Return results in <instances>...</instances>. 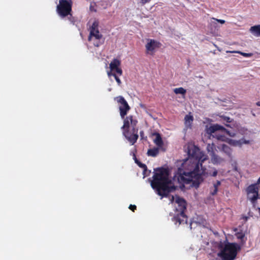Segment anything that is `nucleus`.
<instances>
[{
    "label": "nucleus",
    "mask_w": 260,
    "mask_h": 260,
    "mask_svg": "<svg viewBox=\"0 0 260 260\" xmlns=\"http://www.w3.org/2000/svg\"><path fill=\"white\" fill-rule=\"evenodd\" d=\"M222 131L225 132L228 135H229L231 137H235L236 136V133L235 132H231L229 130H227L225 128V129H222Z\"/></svg>",
    "instance_id": "24"
},
{
    "label": "nucleus",
    "mask_w": 260,
    "mask_h": 260,
    "mask_svg": "<svg viewBox=\"0 0 260 260\" xmlns=\"http://www.w3.org/2000/svg\"><path fill=\"white\" fill-rule=\"evenodd\" d=\"M220 251L218 253L222 260H234L237 254V251L240 249V246L236 243H228L223 247L220 246Z\"/></svg>",
    "instance_id": "4"
},
{
    "label": "nucleus",
    "mask_w": 260,
    "mask_h": 260,
    "mask_svg": "<svg viewBox=\"0 0 260 260\" xmlns=\"http://www.w3.org/2000/svg\"><path fill=\"white\" fill-rule=\"evenodd\" d=\"M222 129H225V128L223 127L222 126H221L217 124L211 125H206L205 129L206 132V134L205 135V136L207 135V137L209 139H211V137H215L217 140H221L222 141H225V140L224 136L216 134L217 131H222Z\"/></svg>",
    "instance_id": "7"
},
{
    "label": "nucleus",
    "mask_w": 260,
    "mask_h": 260,
    "mask_svg": "<svg viewBox=\"0 0 260 260\" xmlns=\"http://www.w3.org/2000/svg\"><path fill=\"white\" fill-rule=\"evenodd\" d=\"M250 31L255 37H260V25H254L250 27Z\"/></svg>",
    "instance_id": "16"
},
{
    "label": "nucleus",
    "mask_w": 260,
    "mask_h": 260,
    "mask_svg": "<svg viewBox=\"0 0 260 260\" xmlns=\"http://www.w3.org/2000/svg\"><path fill=\"white\" fill-rule=\"evenodd\" d=\"M120 63V60L115 59V74L118 76L122 74V70L119 67Z\"/></svg>",
    "instance_id": "15"
},
{
    "label": "nucleus",
    "mask_w": 260,
    "mask_h": 260,
    "mask_svg": "<svg viewBox=\"0 0 260 260\" xmlns=\"http://www.w3.org/2000/svg\"><path fill=\"white\" fill-rule=\"evenodd\" d=\"M226 52L239 53L244 57H251L252 55V53H244V52H241L240 51H226Z\"/></svg>",
    "instance_id": "23"
},
{
    "label": "nucleus",
    "mask_w": 260,
    "mask_h": 260,
    "mask_svg": "<svg viewBox=\"0 0 260 260\" xmlns=\"http://www.w3.org/2000/svg\"><path fill=\"white\" fill-rule=\"evenodd\" d=\"M116 100L118 104L120 116L121 118H124L127 112L129 110L130 107L123 97L119 96L116 98Z\"/></svg>",
    "instance_id": "9"
},
{
    "label": "nucleus",
    "mask_w": 260,
    "mask_h": 260,
    "mask_svg": "<svg viewBox=\"0 0 260 260\" xmlns=\"http://www.w3.org/2000/svg\"><path fill=\"white\" fill-rule=\"evenodd\" d=\"M106 64L107 73L109 77H111V76H114V60L111 61L109 64V67H107V64Z\"/></svg>",
    "instance_id": "17"
},
{
    "label": "nucleus",
    "mask_w": 260,
    "mask_h": 260,
    "mask_svg": "<svg viewBox=\"0 0 260 260\" xmlns=\"http://www.w3.org/2000/svg\"><path fill=\"white\" fill-rule=\"evenodd\" d=\"M225 119L226 120L227 122H230L231 121L230 120V118L229 117H225Z\"/></svg>",
    "instance_id": "33"
},
{
    "label": "nucleus",
    "mask_w": 260,
    "mask_h": 260,
    "mask_svg": "<svg viewBox=\"0 0 260 260\" xmlns=\"http://www.w3.org/2000/svg\"><path fill=\"white\" fill-rule=\"evenodd\" d=\"M237 238L242 240L244 238V235L242 233H238L237 234Z\"/></svg>",
    "instance_id": "28"
},
{
    "label": "nucleus",
    "mask_w": 260,
    "mask_h": 260,
    "mask_svg": "<svg viewBox=\"0 0 260 260\" xmlns=\"http://www.w3.org/2000/svg\"><path fill=\"white\" fill-rule=\"evenodd\" d=\"M260 183V177L258 178V179L257 181V182L255 183L257 184V186H258V184Z\"/></svg>",
    "instance_id": "34"
},
{
    "label": "nucleus",
    "mask_w": 260,
    "mask_h": 260,
    "mask_svg": "<svg viewBox=\"0 0 260 260\" xmlns=\"http://www.w3.org/2000/svg\"><path fill=\"white\" fill-rule=\"evenodd\" d=\"M68 17V19L71 22V23L74 24L76 21V19L72 15V13H70V14H69Z\"/></svg>",
    "instance_id": "25"
},
{
    "label": "nucleus",
    "mask_w": 260,
    "mask_h": 260,
    "mask_svg": "<svg viewBox=\"0 0 260 260\" xmlns=\"http://www.w3.org/2000/svg\"><path fill=\"white\" fill-rule=\"evenodd\" d=\"M160 149L161 150V148L157 147L150 149L147 151V154L153 157L156 156L158 154Z\"/></svg>",
    "instance_id": "18"
},
{
    "label": "nucleus",
    "mask_w": 260,
    "mask_h": 260,
    "mask_svg": "<svg viewBox=\"0 0 260 260\" xmlns=\"http://www.w3.org/2000/svg\"><path fill=\"white\" fill-rule=\"evenodd\" d=\"M210 157L211 161L214 165L220 164L221 163L225 161V159L224 158L218 156L215 153L214 154H213V155H212L211 156H210Z\"/></svg>",
    "instance_id": "14"
},
{
    "label": "nucleus",
    "mask_w": 260,
    "mask_h": 260,
    "mask_svg": "<svg viewBox=\"0 0 260 260\" xmlns=\"http://www.w3.org/2000/svg\"><path fill=\"white\" fill-rule=\"evenodd\" d=\"M220 184L221 183L219 181H217L216 182L213 184V187H212L210 190V193L212 196H214L217 193L218 188L220 185Z\"/></svg>",
    "instance_id": "20"
},
{
    "label": "nucleus",
    "mask_w": 260,
    "mask_h": 260,
    "mask_svg": "<svg viewBox=\"0 0 260 260\" xmlns=\"http://www.w3.org/2000/svg\"><path fill=\"white\" fill-rule=\"evenodd\" d=\"M136 162L141 168H146V166L145 165L142 164L141 162H139L137 159L135 160Z\"/></svg>",
    "instance_id": "29"
},
{
    "label": "nucleus",
    "mask_w": 260,
    "mask_h": 260,
    "mask_svg": "<svg viewBox=\"0 0 260 260\" xmlns=\"http://www.w3.org/2000/svg\"><path fill=\"white\" fill-rule=\"evenodd\" d=\"M102 35L100 34L99 30V22L95 20L90 27V33L88 40V41H92L95 46L99 47L102 44Z\"/></svg>",
    "instance_id": "6"
},
{
    "label": "nucleus",
    "mask_w": 260,
    "mask_h": 260,
    "mask_svg": "<svg viewBox=\"0 0 260 260\" xmlns=\"http://www.w3.org/2000/svg\"><path fill=\"white\" fill-rule=\"evenodd\" d=\"M137 123V120H134L132 116H127L124 119L123 125L122 127L123 129V135L132 145L138 138V129L135 127Z\"/></svg>",
    "instance_id": "2"
},
{
    "label": "nucleus",
    "mask_w": 260,
    "mask_h": 260,
    "mask_svg": "<svg viewBox=\"0 0 260 260\" xmlns=\"http://www.w3.org/2000/svg\"><path fill=\"white\" fill-rule=\"evenodd\" d=\"M219 150L225 153L229 158L232 157V149L228 145L222 144L218 147Z\"/></svg>",
    "instance_id": "12"
},
{
    "label": "nucleus",
    "mask_w": 260,
    "mask_h": 260,
    "mask_svg": "<svg viewBox=\"0 0 260 260\" xmlns=\"http://www.w3.org/2000/svg\"><path fill=\"white\" fill-rule=\"evenodd\" d=\"M115 80L119 86H121L122 84L121 81L118 76L115 74Z\"/></svg>",
    "instance_id": "26"
},
{
    "label": "nucleus",
    "mask_w": 260,
    "mask_h": 260,
    "mask_svg": "<svg viewBox=\"0 0 260 260\" xmlns=\"http://www.w3.org/2000/svg\"><path fill=\"white\" fill-rule=\"evenodd\" d=\"M145 47L147 53L152 54L155 49L159 47V43L154 40H148Z\"/></svg>",
    "instance_id": "10"
},
{
    "label": "nucleus",
    "mask_w": 260,
    "mask_h": 260,
    "mask_svg": "<svg viewBox=\"0 0 260 260\" xmlns=\"http://www.w3.org/2000/svg\"><path fill=\"white\" fill-rule=\"evenodd\" d=\"M129 209L134 211L135 209H136V206L135 205H131L129 207Z\"/></svg>",
    "instance_id": "32"
},
{
    "label": "nucleus",
    "mask_w": 260,
    "mask_h": 260,
    "mask_svg": "<svg viewBox=\"0 0 260 260\" xmlns=\"http://www.w3.org/2000/svg\"><path fill=\"white\" fill-rule=\"evenodd\" d=\"M187 151L188 157L181 161V167L174 176L173 180L170 179L169 170L166 169H158L155 170L153 180L151 185L156 190L157 193L161 197L168 194L175 189L174 182L183 183H192V185L198 187L200 184L208 176H216L217 171L214 169L211 174L206 168L203 166L208 156L197 146L193 145L187 146Z\"/></svg>",
    "instance_id": "1"
},
{
    "label": "nucleus",
    "mask_w": 260,
    "mask_h": 260,
    "mask_svg": "<svg viewBox=\"0 0 260 260\" xmlns=\"http://www.w3.org/2000/svg\"><path fill=\"white\" fill-rule=\"evenodd\" d=\"M174 92L177 94H185L186 91L183 88L179 87V88H175L174 89Z\"/></svg>",
    "instance_id": "22"
},
{
    "label": "nucleus",
    "mask_w": 260,
    "mask_h": 260,
    "mask_svg": "<svg viewBox=\"0 0 260 260\" xmlns=\"http://www.w3.org/2000/svg\"><path fill=\"white\" fill-rule=\"evenodd\" d=\"M185 125L186 127H190L193 121V117L190 115H187L184 118Z\"/></svg>",
    "instance_id": "21"
},
{
    "label": "nucleus",
    "mask_w": 260,
    "mask_h": 260,
    "mask_svg": "<svg viewBox=\"0 0 260 260\" xmlns=\"http://www.w3.org/2000/svg\"><path fill=\"white\" fill-rule=\"evenodd\" d=\"M259 189V187L256 184H251L246 189L247 199L251 202L254 208L256 207V200L260 199Z\"/></svg>",
    "instance_id": "8"
},
{
    "label": "nucleus",
    "mask_w": 260,
    "mask_h": 260,
    "mask_svg": "<svg viewBox=\"0 0 260 260\" xmlns=\"http://www.w3.org/2000/svg\"><path fill=\"white\" fill-rule=\"evenodd\" d=\"M73 2L72 0H59L56 7V12L62 18H65L72 12Z\"/></svg>",
    "instance_id": "5"
},
{
    "label": "nucleus",
    "mask_w": 260,
    "mask_h": 260,
    "mask_svg": "<svg viewBox=\"0 0 260 260\" xmlns=\"http://www.w3.org/2000/svg\"><path fill=\"white\" fill-rule=\"evenodd\" d=\"M212 19L217 21L218 22H219L221 24H224L225 23V21L224 20L218 19L214 18H212Z\"/></svg>",
    "instance_id": "30"
},
{
    "label": "nucleus",
    "mask_w": 260,
    "mask_h": 260,
    "mask_svg": "<svg viewBox=\"0 0 260 260\" xmlns=\"http://www.w3.org/2000/svg\"><path fill=\"white\" fill-rule=\"evenodd\" d=\"M252 214L250 213V212L249 211L248 212V216H243V219H244L245 220V221H247L248 220V219L249 218V217H252Z\"/></svg>",
    "instance_id": "27"
},
{
    "label": "nucleus",
    "mask_w": 260,
    "mask_h": 260,
    "mask_svg": "<svg viewBox=\"0 0 260 260\" xmlns=\"http://www.w3.org/2000/svg\"><path fill=\"white\" fill-rule=\"evenodd\" d=\"M207 150L210 156L215 153L216 148L214 143L208 144L207 146Z\"/></svg>",
    "instance_id": "19"
},
{
    "label": "nucleus",
    "mask_w": 260,
    "mask_h": 260,
    "mask_svg": "<svg viewBox=\"0 0 260 260\" xmlns=\"http://www.w3.org/2000/svg\"><path fill=\"white\" fill-rule=\"evenodd\" d=\"M153 136H155V138L153 139L154 143L157 145V147L161 148V150L165 151L163 148L164 142L159 134L154 133Z\"/></svg>",
    "instance_id": "11"
},
{
    "label": "nucleus",
    "mask_w": 260,
    "mask_h": 260,
    "mask_svg": "<svg viewBox=\"0 0 260 260\" xmlns=\"http://www.w3.org/2000/svg\"><path fill=\"white\" fill-rule=\"evenodd\" d=\"M171 202H174L176 208L174 219L178 221L179 224L184 222H186L187 218L184 214V211L186 210V203L184 199L178 196L175 197L172 196L170 198Z\"/></svg>",
    "instance_id": "3"
},
{
    "label": "nucleus",
    "mask_w": 260,
    "mask_h": 260,
    "mask_svg": "<svg viewBox=\"0 0 260 260\" xmlns=\"http://www.w3.org/2000/svg\"><path fill=\"white\" fill-rule=\"evenodd\" d=\"M139 1H140V3L143 5H144L150 1V0H139Z\"/></svg>",
    "instance_id": "31"
},
{
    "label": "nucleus",
    "mask_w": 260,
    "mask_h": 260,
    "mask_svg": "<svg viewBox=\"0 0 260 260\" xmlns=\"http://www.w3.org/2000/svg\"><path fill=\"white\" fill-rule=\"evenodd\" d=\"M226 141L229 144L234 146H241L243 144H248L249 143V141L245 140L244 139H241L240 140L237 141V140L228 139H227V140H226Z\"/></svg>",
    "instance_id": "13"
},
{
    "label": "nucleus",
    "mask_w": 260,
    "mask_h": 260,
    "mask_svg": "<svg viewBox=\"0 0 260 260\" xmlns=\"http://www.w3.org/2000/svg\"><path fill=\"white\" fill-rule=\"evenodd\" d=\"M256 105H257V106H260V101H259V102H257V103H256Z\"/></svg>",
    "instance_id": "35"
}]
</instances>
